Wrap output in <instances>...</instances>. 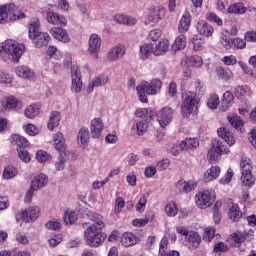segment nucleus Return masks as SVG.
<instances>
[{"label":"nucleus","mask_w":256,"mask_h":256,"mask_svg":"<svg viewBox=\"0 0 256 256\" xmlns=\"http://www.w3.org/2000/svg\"><path fill=\"white\" fill-rule=\"evenodd\" d=\"M125 207V199L123 197H118L115 200V206H114V213L116 215H119L121 211H123V208Z\"/></svg>","instance_id":"obj_61"},{"label":"nucleus","mask_w":256,"mask_h":256,"mask_svg":"<svg viewBox=\"0 0 256 256\" xmlns=\"http://www.w3.org/2000/svg\"><path fill=\"white\" fill-rule=\"evenodd\" d=\"M228 13L234 15H245L247 13V7L243 2H236L228 7Z\"/></svg>","instance_id":"obj_37"},{"label":"nucleus","mask_w":256,"mask_h":256,"mask_svg":"<svg viewBox=\"0 0 256 256\" xmlns=\"http://www.w3.org/2000/svg\"><path fill=\"white\" fill-rule=\"evenodd\" d=\"M61 122V113L57 111H52L49 116L48 121V129L49 131H53L56 127H59V123Z\"/></svg>","instance_id":"obj_36"},{"label":"nucleus","mask_w":256,"mask_h":256,"mask_svg":"<svg viewBox=\"0 0 256 256\" xmlns=\"http://www.w3.org/2000/svg\"><path fill=\"white\" fill-rule=\"evenodd\" d=\"M234 99L235 96H233V93L226 91L220 101L219 110L223 112L229 111L230 107H233V103H235Z\"/></svg>","instance_id":"obj_21"},{"label":"nucleus","mask_w":256,"mask_h":256,"mask_svg":"<svg viewBox=\"0 0 256 256\" xmlns=\"http://www.w3.org/2000/svg\"><path fill=\"white\" fill-rule=\"evenodd\" d=\"M190 27H191V14L186 12L183 14V16L180 19V22L178 25V31L179 33H187Z\"/></svg>","instance_id":"obj_31"},{"label":"nucleus","mask_w":256,"mask_h":256,"mask_svg":"<svg viewBox=\"0 0 256 256\" xmlns=\"http://www.w3.org/2000/svg\"><path fill=\"white\" fill-rule=\"evenodd\" d=\"M103 129H105V123L101 118H94L90 124V133L92 139H99L103 133Z\"/></svg>","instance_id":"obj_15"},{"label":"nucleus","mask_w":256,"mask_h":256,"mask_svg":"<svg viewBox=\"0 0 256 256\" xmlns=\"http://www.w3.org/2000/svg\"><path fill=\"white\" fill-rule=\"evenodd\" d=\"M219 95L217 94H211L207 101V107H209L212 110L219 108Z\"/></svg>","instance_id":"obj_56"},{"label":"nucleus","mask_w":256,"mask_h":256,"mask_svg":"<svg viewBox=\"0 0 256 256\" xmlns=\"http://www.w3.org/2000/svg\"><path fill=\"white\" fill-rule=\"evenodd\" d=\"M157 121L163 129L173 121V110L170 107H164L156 114Z\"/></svg>","instance_id":"obj_11"},{"label":"nucleus","mask_w":256,"mask_h":256,"mask_svg":"<svg viewBox=\"0 0 256 256\" xmlns=\"http://www.w3.org/2000/svg\"><path fill=\"white\" fill-rule=\"evenodd\" d=\"M220 44L222 45V47H224V49H227V50L245 49L247 42L245 41V39H241V38L231 39L229 38V36L222 33L220 35Z\"/></svg>","instance_id":"obj_7"},{"label":"nucleus","mask_w":256,"mask_h":256,"mask_svg":"<svg viewBox=\"0 0 256 256\" xmlns=\"http://www.w3.org/2000/svg\"><path fill=\"white\" fill-rule=\"evenodd\" d=\"M192 43L194 45V51H201L205 45V40L200 38L198 35H194L192 38Z\"/></svg>","instance_id":"obj_58"},{"label":"nucleus","mask_w":256,"mask_h":256,"mask_svg":"<svg viewBox=\"0 0 256 256\" xmlns=\"http://www.w3.org/2000/svg\"><path fill=\"white\" fill-rule=\"evenodd\" d=\"M219 175H221V168L219 166H212L204 173L203 181L204 183H211V181H215Z\"/></svg>","instance_id":"obj_26"},{"label":"nucleus","mask_w":256,"mask_h":256,"mask_svg":"<svg viewBox=\"0 0 256 256\" xmlns=\"http://www.w3.org/2000/svg\"><path fill=\"white\" fill-rule=\"evenodd\" d=\"M127 52V48L123 44H117L116 46L110 48L107 53L108 61L115 62L123 59L125 57V53Z\"/></svg>","instance_id":"obj_13"},{"label":"nucleus","mask_w":256,"mask_h":256,"mask_svg":"<svg viewBox=\"0 0 256 256\" xmlns=\"http://www.w3.org/2000/svg\"><path fill=\"white\" fill-rule=\"evenodd\" d=\"M139 243V237L131 232H126L121 237V244L123 247H133Z\"/></svg>","instance_id":"obj_28"},{"label":"nucleus","mask_w":256,"mask_h":256,"mask_svg":"<svg viewBox=\"0 0 256 256\" xmlns=\"http://www.w3.org/2000/svg\"><path fill=\"white\" fill-rule=\"evenodd\" d=\"M135 115L139 119H145V121H153L155 119V111L151 108H138Z\"/></svg>","instance_id":"obj_30"},{"label":"nucleus","mask_w":256,"mask_h":256,"mask_svg":"<svg viewBox=\"0 0 256 256\" xmlns=\"http://www.w3.org/2000/svg\"><path fill=\"white\" fill-rule=\"evenodd\" d=\"M207 159L210 163H215V161H219V159H221V154L216 150V148H214V146H212L208 151Z\"/></svg>","instance_id":"obj_54"},{"label":"nucleus","mask_w":256,"mask_h":256,"mask_svg":"<svg viewBox=\"0 0 256 256\" xmlns=\"http://www.w3.org/2000/svg\"><path fill=\"white\" fill-rule=\"evenodd\" d=\"M163 87L160 79H152L150 82L142 81L137 85L136 91L141 103H147V95H157Z\"/></svg>","instance_id":"obj_4"},{"label":"nucleus","mask_w":256,"mask_h":256,"mask_svg":"<svg viewBox=\"0 0 256 256\" xmlns=\"http://www.w3.org/2000/svg\"><path fill=\"white\" fill-rule=\"evenodd\" d=\"M195 203L199 209H207L215 203V190L207 189L195 195Z\"/></svg>","instance_id":"obj_6"},{"label":"nucleus","mask_w":256,"mask_h":256,"mask_svg":"<svg viewBox=\"0 0 256 256\" xmlns=\"http://www.w3.org/2000/svg\"><path fill=\"white\" fill-rule=\"evenodd\" d=\"M182 63H184L186 67H202L203 58L197 55L189 56L186 57Z\"/></svg>","instance_id":"obj_39"},{"label":"nucleus","mask_w":256,"mask_h":256,"mask_svg":"<svg viewBox=\"0 0 256 256\" xmlns=\"http://www.w3.org/2000/svg\"><path fill=\"white\" fill-rule=\"evenodd\" d=\"M175 187L180 193H191V191H195V189H197V181H185L182 179L176 182Z\"/></svg>","instance_id":"obj_18"},{"label":"nucleus","mask_w":256,"mask_h":256,"mask_svg":"<svg viewBox=\"0 0 256 256\" xmlns=\"http://www.w3.org/2000/svg\"><path fill=\"white\" fill-rule=\"evenodd\" d=\"M169 245V241L167 238H162L160 241L159 255L167 256L169 252H167V247Z\"/></svg>","instance_id":"obj_64"},{"label":"nucleus","mask_w":256,"mask_h":256,"mask_svg":"<svg viewBox=\"0 0 256 256\" xmlns=\"http://www.w3.org/2000/svg\"><path fill=\"white\" fill-rule=\"evenodd\" d=\"M0 83L2 85H11V83H13V75L6 72H0Z\"/></svg>","instance_id":"obj_62"},{"label":"nucleus","mask_w":256,"mask_h":256,"mask_svg":"<svg viewBox=\"0 0 256 256\" xmlns=\"http://www.w3.org/2000/svg\"><path fill=\"white\" fill-rule=\"evenodd\" d=\"M46 21L50 23V25H55L56 27H66L67 26V18L54 11H49L46 13Z\"/></svg>","instance_id":"obj_12"},{"label":"nucleus","mask_w":256,"mask_h":256,"mask_svg":"<svg viewBox=\"0 0 256 256\" xmlns=\"http://www.w3.org/2000/svg\"><path fill=\"white\" fill-rule=\"evenodd\" d=\"M169 40L162 39L158 43L153 45V55L159 57L160 55H165L169 51Z\"/></svg>","instance_id":"obj_25"},{"label":"nucleus","mask_w":256,"mask_h":256,"mask_svg":"<svg viewBox=\"0 0 256 256\" xmlns=\"http://www.w3.org/2000/svg\"><path fill=\"white\" fill-rule=\"evenodd\" d=\"M64 222L66 225H73V223L77 222V213L75 212H67L64 216Z\"/></svg>","instance_id":"obj_63"},{"label":"nucleus","mask_w":256,"mask_h":256,"mask_svg":"<svg viewBox=\"0 0 256 256\" xmlns=\"http://www.w3.org/2000/svg\"><path fill=\"white\" fill-rule=\"evenodd\" d=\"M50 35H52L54 39H56L57 41H60L61 43H69V41H71V38L67 33V30L63 28L53 27L50 30Z\"/></svg>","instance_id":"obj_20"},{"label":"nucleus","mask_w":256,"mask_h":256,"mask_svg":"<svg viewBox=\"0 0 256 256\" xmlns=\"http://www.w3.org/2000/svg\"><path fill=\"white\" fill-rule=\"evenodd\" d=\"M15 73L20 79H35V72L29 66L20 65L15 68Z\"/></svg>","instance_id":"obj_22"},{"label":"nucleus","mask_w":256,"mask_h":256,"mask_svg":"<svg viewBox=\"0 0 256 256\" xmlns=\"http://www.w3.org/2000/svg\"><path fill=\"white\" fill-rule=\"evenodd\" d=\"M39 27H41L39 20H32L28 25V37L36 49H41L49 45L51 41L49 33L39 31Z\"/></svg>","instance_id":"obj_3"},{"label":"nucleus","mask_w":256,"mask_h":256,"mask_svg":"<svg viewBox=\"0 0 256 256\" xmlns=\"http://www.w3.org/2000/svg\"><path fill=\"white\" fill-rule=\"evenodd\" d=\"M199 104V99H197V94L194 92H187L181 105V113L183 117H191L197 113V105Z\"/></svg>","instance_id":"obj_5"},{"label":"nucleus","mask_w":256,"mask_h":256,"mask_svg":"<svg viewBox=\"0 0 256 256\" xmlns=\"http://www.w3.org/2000/svg\"><path fill=\"white\" fill-rule=\"evenodd\" d=\"M91 139V132H89V128L82 127L77 136V143L80 147H87L89 145V141Z\"/></svg>","instance_id":"obj_24"},{"label":"nucleus","mask_w":256,"mask_h":256,"mask_svg":"<svg viewBox=\"0 0 256 256\" xmlns=\"http://www.w3.org/2000/svg\"><path fill=\"white\" fill-rule=\"evenodd\" d=\"M228 121L230 125L238 129V131H241V129H243V125H244L243 119H241L238 115H233V114L229 115Z\"/></svg>","instance_id":"obj_48"},{"label":"nucleus","mask_w":256,"mask_h":256,"mask_svg":"<svg viewBox=\"0 0 256 256\" xmlns=\"http://www.w3.org/2000/svg\"><path fill=\"white\" fill-rule=\"evenodd\" d=\"M215 73L218 79H221L222 81H229V79L233 78V72L224 68L223 66H218L215 70Z\"/></svg>","instance_id":"obj_40"},{"label":"nucleus","mask_w":256,"mask_h":256,"mask_svg":"<svg viewBox=\"0 0 256 256\" xmlns=\"http://www.w3.org/2000/svg\"><path fill=\"white\" fill-rule=\"evenodd\" d=\"M185 245L188 249H197L201 245V236L195 231H190L185 239Z\"/></svg>","instance_id":"obj_23"},{"label":"nucleus","mask_w":256,"mask_h":256,"mask_svg":"<svg viewBox=\"0 0 256 256\" xmlns=\"http://www.w3.org/2000/svg\"><path fill=\"white\" fill-rule=\"evenodd\" d=\"M199 147V140L197 138H187L180 143L182 149H197Z\"/></svg>","instance_id":"obj_47"},{"label":"nucleus","mask_w":256,"mask_h":256,"mask_svg":"<svg viewBox=\"0 0 256 256\" xmlns=\"http://www.w3.org/2000/svg\"><path fill=\"white\" fill-rule=\"evenodd\" d=\"M15 11V4H4L0 6V25H5L11 21V13Z\"/></svg>","instance_id":"obj_17"},{"label":"nucleus","mask_w":256,"mask_h":256,"mask_svg":"<svg viewBox=\"0 0 256 256\" xmlns=\"http://www.w3.org/2000/svg\"><path fill=\"white\" fill-rule=\"evenodd\" d=\"M185 47H187V37H185V35L182 34L176 37V39L174 40L172 44V51H181Z\"/></svg>","instance_id":"obj_43"},{"label":"nucleus","mask_w":256,"mask_h":256,"mask_svg":"<svg viewBox=\"0 0 256 256\" xmlns=\"http://www.w3.org/2000/svg\"><path fill=\"white\" fill-rule=\"evenodd\" d=\"M212 146H214V149H216V151H218L220 155H227V153H229V148H227L225 142L221 140H214Z\"/></svg>","instance_id":"obj_50"},{"label":"nucleus","mask_w":256,"mask_h":256,"mask_svg":"<svg viewBox=\"0 0 256 256\" xmlns=\"http://www.w3.org/2000/svg\"><path fill=\"white\" fill-rule=\"evenodd\" d=\"M16 175H19V170L14 166H7L3 170L2 178L9 181V179H15Z\"/></svg>","instance_id":"obj_44"},{"label":"nucleus","mask_w":256,"mask_h":256,"mask_svg":"<svg viewBox=\"0 0 256 256\" xmlns=\"http://www.w3.org/2000/svg\"><path fill=\"white\" fill-rule=\"evenodd\" d=\"M25 53V46L13 39H8L0 45V61L19 63Z\"/></svg>","instance_id":"obj_2"},{"label":"nucleus","mask_w":256,"mask_h":256,"mask_svg":"<svg viewBox=\"0 0 256 256\" xmlns=\"http://www.w3.org/2000/svg\"><path fill=\"white\" fill-rule=\"evenodd\" d=\"M153 53V44L151 43H144L140 45V51H139V59L142 61H146V59H149Z\"/></svg>","instance_id":"obj_35"},{"label":"nucleus","mask_w":256,"mask_h":256,"mask_svg":"<svg viewBox=\"0 0 256 256\" xmlns=\"http://www.w3.org/2000/svg\"><path fill=\"white\" fill-rule=\"evenodd\" d=\"M12 141L15 143V145H17L18 147H29V141H27V139H25V137L21 136V135H13L12 136Z\"/></svg>","instance_id":"obj_53"},{"label":"nucleus","mask_w":256,"mask_h":256,"mask_svg":"<svg viewBox=\"0 0 256 256\" xmlns=\"http://www.w3.org/2000/svg\"><path fill=\"white\" fill-rule=\"evenodd\" d=\"M217 133L219 135V137H221V139H224V141L231 146L235 145L236 140L235 137L233 136V133H231V131L225 127H220L217 130Z\"/></svg>","instance_id":"obj_29"},{"label":"nucleus","mask_w":256,"mask_h":256,"mask_svg":"<svg viewBox=\"0 0 256 256\" xmlns=\"http://www.w3.org/2000/svg\"><path fill=\"white\" fill-rule=\"evenodd\" d=\"M114 21L120 25H137V18L125 14H116Z\"/></svg>","instance_id":"obj_32"},{"label":"nucleus","mask_w":256,"mask_h":256,"mask_svg":"<svg viewBox=\"0 0 256 256\" xmlns=\"http://www.w3.org/2000/svg\"><path fill=\"white\" fill-rule=\"evenodd\" d=\"M67 153H60L58 157V161L55 162V169L56 171H63L65 169V163H67Z\"/></svg>","instance_id":"obj_55"},{"label":"nucleus","mask_w":256,"mask_h":256,"mask_svg":"<svg viewBox=\"0 0 256 256\" xmlns=\"http://www.w3.org/2000/svg\"><path fill=\"white\" fill-rule=\"evenodd\" d=\"M19 159L23 161V163H29L31 161V155L25 148H18L17 149Z\"/></svg>","instance_id":"obj_59"},{"label":"nucleus","mask_w":256,"mask_h":256,"mask_svg":"<svg viewBox=\"0 0 256 256\" xmlns=\"http://www.w3.org/2000/svg\"><path fill=\"white\" fill-rule=\"evenodd\" d=\"M205 17H206L207 21H209L210 23H216V25H218V27L223 26V20L221 19V17H219L214 12H207Z\"/></svg>","instance_id":"obj_52"},{"label":"nucleus","mask_w":256,"mask_h":256,"mask_svg":"<svg viewBox=\"0 0 256 256\" xmlns=\"http://www.w3.org/2000/svg\"><path fill=\"white\" fill-rule=\"evenodd\" d=\"M37 115H39V106L37 104H32L25 109V117L27 119H35Z\"/></svg>","instance_id":"obj_49"},{"label":"nucleus","mask_w":256,"mask_h":256,"mask_svg":"<svg viewBox=\"0 0 256 256\" xmlns=\"http://www.w3.org/2000/svg\"><path fill=\"white\" fill-rule=\"evenodd\" d=\"M41 215V208L39 206H29L21 213L22 219L25 223H31V221H37Z\"/></svg>","instance_id":"obj_14"},{"label":"nucleus","mask_w":256,"mask_h":256,"mask_svg":"<svg viewBox=\"0 0 256 256\" xmlns=\"http://www.w3.org/2000/svg\"><path fill=\"white\" fill-rule=\"evenodd\" d=\"M26 15L23 11L19 10V7L15 5V9L10 12V21H19L20 19H25Z\"/></svg>","instance_id":"obj_57"},{"label":"nucleus","mask_w":256,"mask_h":256,"mask_svg":"<svg viewBox=\"0 0 256 256\" xmlns=\"http://www.w3.org/2000/svg\"><path fill=\"white\" fill-rule=\"evenodd\" d=\"M163 19H165V8L161 6L150 8L146 16L147 23H153L154 25L163 21Z\"/></svg>","instance_id":"obj_10"},{"label":"nucleus","mask_w":256,"mask_h":256,"mask_svg":"<svg viewBox=\"0 0 256 256\" xmlns=\"http://www.w3.org/2000/svg\"><path fill=\"white\" fill-rule=\"evenodd\" d=\"M71 81L72 93H81L83 89V76L81 75V69L77 65L71 67Z\"/></svg>","instance_id":"obj_8"},{"label":"nucleus","mask_w":256,"mask_h":256,"mask_svg":"<svg viewBox=\"0 0 256 256\" xmlns=\"http://www.w3.org/2000/svg\"><path fill=\"white\" fill-rule=\"evenodd\" d=\"M164 213L167 217H177L179 206L175 201L168 202L164 207Z\"/></svg>","instance_id":"obj_41"},{"label":"nucleus","mask_w":256,"mask_h":256,"mask_svg":"<svg viewBox=\"0 0 256 256\" xmlns=\"http://www.w3.org/2000/svg\"><path fill=\"white\" fill-rule=\"evenodd\" d=\"M109 83V76L107 74H100L94 77L87 85V93H91L95 87H105Z\"/></svg>","instance_id":"obj_16"},{"label":"nucleus","mask_w":256,"mask_h":256,"mask_svg":"<svg viewBox=\"0 0 256 256\" xmlns=\"http://www.w3.org/2000/svg\"><path fill=\"white\" fill-rule=\"evenodd\" d=\"M47 183H49V178H47V175L38 174L33 178L30 187L36 191H39V189H43Z\"/></svg>","instance_id":"obj_27"},{"label":"nucleus","mask_w":256,"mask_h":256,"mask_svg":"<svg viewBox=\"0 0 256 256\" xmlns=\"http://www.w3.org/2000/svg\"><path fill=\"white\" fill-rule=\"evenodd\" d=\"M241 181L244 187H253L255 185L256 178L253 176V172H241Z\"/></svg>","instance_id":"obj_42"},{"label":"nucleus","mask_w":256,"mask_h":256,"mask_svg":"<svg viewBox=\"0 0 256 256\" xmlns=\"http://www.w3.org/2000/svg\"><path fill=\"white\" fill-rule=\"evenodd\" d=\"M79 213H81L83 217H88L90 221H93V224L90 225L84 232L86 245H89V247H99V245L105 241V234L102 232L103 229H105L103 216L85 207H82L79 210Z\"/></svg>","instance_id":"obj_1"},{"label":"nucleus","mask_w":256,"mask_h":256,"mask_svg":"<svg viewBox=\"0 0 256 256\" xmlns=\"http://www.w3.org/2000/svg\"><path fill=\"white\" fill-rule=\"evenodd\" d=\"M101 36L92 34L88 40V54L92 59H99V51H101Z\"/></svg>","instance_id":"obj_9"},{"label":"nucleus","mask_w":256,"mask_h":256,"mask_svg":"<svg viewBox=\"0 0 256 256\" xmlns=\"http://www.w3.org/2000/svg\"><path fill=\"white\" fill-rule=\"evenodd\" d=\"M147 129H149V124L146 120H141L136 124V133L139 137H143L147 133Z\"/></svg>","instance_id":"obj_51"},{"label":"nucleus","mask_w":256,"mask_h":256,"mask_svg":"<svg viewBox=\"0 0 256 256\" xmlns=\"http://www.w3.org/2000/svg\"><path fill=\"white\" fill-rule=\"evenodd\" d=\"M234 95L237 99H247L251 97V89L248 86L238 85L234 88Z\"/></svg>","instance_id":"obj_38"},{"label":"nucleus","mask_w":256,"mask_h":256,"mask_svg":"<svg viewBox=\"0 0 256 256\" xmlns=\"http://www.w3.org/2000/svg\"><path fill=\"white\" fill-rule=\"evenodd\" d=\"M215 237V227L209 226L205 229L204 235H203V240L204 241H213Z\"/></svg>","instance_id":"obj_60"},{"label":"nucleus","mask_w":256,"mask_h":256,"mask_svg":"<svg viewBox=\"0 0 256 256\" xmlns=\"http://www.w3.org/2000/svg\"><path fill=\"white\" fill-rule=\"evenodd\" d=\"M54 147L56 151H60V153H66V155H68L69 151L65 149V138L63 137V133L58 132L55 134Z\"/></svg>","instance_id":"obj_34"},{"label":"nucleus","mask_w":256,"mask_h":256,"mask_svg":"<svg viewBox=\"0 0 256 256\" xmlns=\"http://www.w3.org/2000/svg\"><path fill=\"white\" fill-rule=\"evenodd\" d=\"M1 105L3 109H17V107H21V101H19L14 96H9L1 101Z\"/></svg>","instance_id":"obj_33"},{"label":"nucleus","mask_w":256,"mask_h":256,"mask_svg":"<svg viewBox=\"0 0 256 256\" xmlns=\"http://www.w3.org/2000/svg\"><path fill=\"white\" fill-rule=\"evenodd\" d=\"M241 173L253 171V162L247 156H242L240 160Z\"/></svg>","instance_id":"obj_46"},{"label":"nucleus","mask_w":256,"mask_h":256,"mask_svg":"<svg viewBox=\"0 0 256 256\" xmlns=\"http://www.w3.org/2000/svg\"><path fill=\"white\" fill-rule=\"evenodd\" d=\"M241 210L239 209V205L232 204V206L229 209L228 216L231 219V221H239L242 217Z\"/></svg>","instance_id":"obj_45"},{"label":"nucleus","mask_w":256,"mask_h":256,"mask_svg":"<svg viewBox=\"0 0 256 256\" xmlns=\"http://www.w3.org/2000/svg\"><path fill=\"white\" fill-rule=\"evenodd\" d=\"M196 30L202 37H211L215 33V29L211 24L207 23L205 20H200L196 24Z\"/></svg>","instance_id":"obj_19"}]
</instances>
